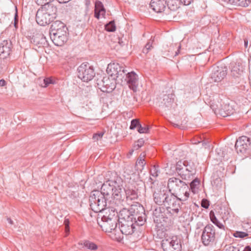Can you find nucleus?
<instances>
[{"instance_id": "obj_1", "label": "nucleus", "mask_w": 251, "mask_h": 251, "mask_svg": "<svg viewBox=\"0 0 251 251\" xmlns=\"http://www.w3.org/2000/svg\"><path fill=\"white\" fill-rule=\"evenodd\" d=\"M106 71L115 80L116 83L121 85L127 84L130 89L136 91L138 78L135 73L133 71L128 72L124 65L117 63L109 64Z\"/></svg>"}, {"instance_id": "obj_2", "label": "nucleus", "mask_w": 251, "mask_h": 251, "mask_svg": "<svg viewBox=\"0 0 251 251\" xmlns=\"http://www.w3.org/2000/svg\"><path fill=\"white\" fill-rule=\"evenodd\" d=\"M58 5L55 3H46L42 5L37 11L36 15V21L38 24L42 26L49 25L52 22L56 16L61 15L63 13L59 12Z\"/></svg>"}, {"instance_id": "obj_3", "label": "nucleus", "mask_w": 251, "mask_h": 251, "mask_svg": "<svg viewBox=\"0 0 251 251\" xmlns=\"http://www.w3.org/2000/svg\"><path fill=\"white\" fill-rule=\"evenodd\" d=\"M108 200L104 197L100 191H93L90 196V206L92 210L96 213L101 212L107 207Z\"/></svg>"}, {"instance_id": "obj_4", "label": "nucleus", "mask_w": 251, "mask_h": 251, "mask_svg": "<svg viewBox=\"0 0 251 251\" xmlns=\"http://www.w3.org/2000/svg\"><path fill=\"white\" fill-rule=\"evenodd\" d=\"M245 62L239 59L235 63L231 64L230 75L232 81L236 84L244 82V74L245 68Z\"/></svg>"}, {"instance_id": "obj_5", "label": "nucleus", "mask_w": 251, "mask_h": 251, "mask_svg": "<svg viewBox=\"0 0 251 251\" xmlns=\"http://www.w3.org/2000/svg\"><path fill=\"white\" fill-rule=\"evenodd\" d=\"M165 201L164 205L166 206L167 210L173 216H176L180 209V206L182 204V201L177 196L171 193H169Z\"/></svg>"}, {"instance_id": "obj_6", "label": "nucleus", "mask_w": 251, "mask_h": 251, "mask_svg": "<svg viewBox=\"0 0 251 251\" xmlns=\"http://www.w3.org/2000/svg\"><path fill=\"white\" fill-rule=\"evenodd\" d=\"M161 247L163 251H181V240L177 236L165 237L161 241Z\"/></svg>"}, {"instance_id": "obj_7", "label": "nucleus", "mask_w": 251, "mask_h": 251, "mask_svg": "<svg viewBox=\"0 0 251 251\" xmlns=\"http://www.w3.org/2000/svg\"><path fill=\"white\" fill-rule=\"evenodd\" d=\"M95 75L93 67L88 63H83L77 68V76L84 82L91 80Z\"/></svg>"}, {"instance_id": "obj_8", "label": "nucleus", "mask_w": 251, "mask_h": 251, "mask_svg": "<svg viewBox=\"0 0 251 251\" xmlns=\"http://www.w3.org/2000/svg\"><path fill=\"white\" fill-rule=\"evenodd\" d=\"M216 233L215 227L211 224L206 225L203 228L201 235L202 244L205 246H211L215 242Z\"/></svg>"}, {"instance_id": "obj_9", "label": "nucleus", "mask_w": 251, "mask_h": 251, "mask_svg": "<svg viewBox=\"0 0 251 251\" xmlns=\"http://www.w3.org/2000/svg\"><path fill=\"white\" fill-rule=\"evenodd\" d=\"M235 148L238 153L244 154L251 148V136H242L237 139Z\"/></svg>"}, {"instance_id": "obj_10", "label": "nucleus", "mask_w": 251, "mask_h": 251, "mask_svg": "<svg viewBox=\"0 0 251 251\" xmlns=\"http://www.w3.org/2000/svg\"><path fill=\"white\" fill-rule=\"evenodd\" d=\"M227 75V68L225 66H214L211 74V78L214 82L221 81Z\"/></svg>"}, {"instance_id": "obj_11", "label": "nucleus", "mask_w": 251, "mask_h": 251, "mask_svg": "<svg viewBox=\"0 0 251 251\" xmlns=\"http://www.w3.org/2000/svg\"><path fill=\"white\" fill-rule=\"evenodd\" d=\"M119 228L123 234H132L134 231L135 225L133 221H124L119 222Z\"/></svg>"}, {"instance_id": "obj_12", "label": "nucleus", "mask_w": 251, "mask_h": 251, "mask_svg": "<svg viewBox=\"0 0 251 251\" xmlns=\"http://www.w3.org/2000/svg\"><path fill=\"white\" fill-rule=\"evenodd\" d=\"M167 0H151L150 6L152 9L156 13L165 12L168 14L167 11L166 1Z\"/></svg>"}, {"instance_id": "obj_13", "label": "nucleus", "mask_w": 251, "mask_h": 251, "mask_svg": "<svg viewBox=\"0 0 251 251\" xmlns=\"http://www.w3.org/2000/svg\"><path fill=\"white\" fill-rule=\"evenodd\" d=\"M98 85L101 86L100 88L103 92H110L115 88V84L111 82L109 77L104 76L100 80L98 79Z\"/></svg>"}, {"instance_id": "obj_14", "label": "nucleus", "mask_w": 251, "mask_h": 251, "mask_svg": "<svg viewBox=\"0 0 251 251\" xmlns=\"http://www.w3.org/2000/svg\"><path fill=\"white\" fill-rule=\"evenodd\" d=\"M12 44L10 41L3 40L0 43V56L7 57L12 52Z\"/></svg>"}, {"instance_id": "obj_15", "label": "nucleus", "mask_w": 251, "mask_h": 251, "mask_svg": "<svg viewBox=\"0 0 251 251\" xmlns=\"http://www.w3.org/2000/svg\"><path fill=\"white\" fill-rule=\"evenodd\" d=\"M185 183V182L176 177H173L170 178L167 184L169 192L173 191L175 193L179 188L182 187Z\"/></svg>"}, {"instance_id": "obj_16", "label": "nucleus", "mask_w": 251, "mask_h": 251, "mask_svg": "<svg viewBox=\"0 0 251 251\" xmlns=\"http://www.w3.org/2000/svg\"><path fill=\"white\" fill-rule=\"evenodd\" d=\"M169 192L165 190H157L153 193V200L159 205H164Z\"/></svg>"}, {"instance_id": "obj_17", "label": "nucleus", "mask_w": 251, "mask_h": 251, "mask_svg": "<svg viewBox=\"0 0 251 251\" xmlns=\"http://www.w3.org/2000/svg\"><path fill=\"white\" fill-rule=\"evenodd\" d=\"M175 194L181 201H186L190 195L189 186L185 182L182 187L179 188L178 190L174 193Z\"/></svg>"}, {"instance_id": "obj_18", "label": "nucleus", "mask_w": 251, "mask_h": 251, "mask_svg": "<svg viewBox=\"0 0 251 251\" xmlns=\"http://www.w3.org/2000/svg\"><path fill=\"white\" fill-rule=\"evenodd\" d=\"M221 106V107L212 108L215 110V113L218 112L219 114L224 117L229 116L234 112V109L229 104H224Z\"/></svg>"}, {"instance_id": "obj_19", "label": "nucleus", "mask_w": 251, "mask_h": 251, "mask_svg": "<svg viewBox=\"0 0 251 251\" xmlns=\"http://www.w3.org/2000/svg\"><path fill=\"white\" fill-rule=\"evenodd\" d=\"M101 219L104 222L103 226L106 232H111L117 227V223L116 219L113 220L105 216H103Z\"/></svg>"}, {"instance_id": "obj_20", "label": "nucleus", "mask_w": 251, "mask_h": 251, "mask_svg": "<svg viewBox=\"0 0 251 251\" xmlns=\"http://www.w3.org/2000/svg\"><path fill=\"white\" fill-rule=\"evenodd\" d=\"M112 188L108 180L102 184L100 192L102 194L104 197L109 200L111 198V196L113 195L112 192L114 190Z\"/></svg>"}, {"instance_id": "obj_21", "label": "nucleus", "mask_w": 251, "mask_h": 251, "mask_svg": "<svg viewBox=\"0 0 251 251\" xmlns=\"http://www.w3.org/2000/svg\"><path fill=\"white\" fill-rule=\"evenodd\" d=\"M128 209L132 217H135L140 213L145 212L143 206L138 202L131 204Z\"/></svg>"}, {"instance_id": "obj_22", "label": "nucleus", "mask_w": 251, "mask_h": 251, "mask_svg": "<svg viewBox=\"0 0 251 251\" xmlns=\"http://www.w3.org/2000/svg\"><path fill=\"white\" fill-rule=\"evenodd\" d=\"M115 176L113 178L108 179L109 183L113 190L117 188H123V181L121 177L117 176L115 174Z\"/></svg>"}, {"instance_id": "obj_23", "label": "nucleus", "mask_w": 251, "mask_h": 251, "mask_svg": "<svg viewBox=\"0 0 251 251\" xmlns=\"http://www.w3.org/2000/svg\"><path fill=\"white\" fill-rule=\"evenodd\" d=\"M185 161L186 160H179L176 163V171L182 179L188 177V175H184Z\"/></svg>"}, {"instance_id": "obj_24", "label": "nucleus", "mask_w": 251, "mask_h": 251, "mask_svg": "<svg viewBox=\"0 0 251 251\" xmlns=\"http://www.w3.org/2000/svg\"><path fill=\"white\" fill-rule=\"evenodd\" d=\"M119 218L120 221H133L134 217H132L128 208H123L120 211Z\"/></svg>"}, {"instance_id": "obj_25", "label": "nucleus", "mask_w": 251, "mask_h": 251, "mask_svg": "<svg viewBox=\"0 0 251 251\" xmlns=\"http://www.w3.org/2000/svg\"><path fill=\"white\" fill-rule=\"evenodd\" d=\"M194 164L193 162H188L186 160L184 168L185 169V172L184 175H188V177L186 178H182L184 180H189L191 176L194 174L195 168Z\"/></svg>"}, {"instance_id": "obj_26", "label": "nucleus", "mask_w": 251, "mask_h": 251, "mask_svg": "<svg viewBox=\"0 0 251 251\" xmlns=\"http://www.w3.org/2000/svg\"><path fill=\"white\" fill-rule=\"evenodd\" d=\"M52 41L55 46L62 47L63 46V33H52L51 37Z\"/></svg>"}, {"instance_id": "obj_27", "label": "nucleus", "mask_w": 251, "mask_h": 251, "mask_svg": "<svg viewBox=\"0 0 251 251\" xmlns=\"http://www.w3.org/2000/svg\"><path fill=\"white\" fill-rule=\"evenodd\" d=\"M78 245L81 248H85L91 251H96L98 249V246L96 244L87 240L79 242Z\"/></svg>"}, {"instance_id": "obj_28", "label": "nucleus", "mask_w": 251, "mask_h": 251, "mask_svg": "<svg viewBox=\"0 0 251 251\" xmlns=\"http://www.w3.org/2000/svg\"><path fill=\"white\" fill-rule=\"evenodd\" d=\"M180 4L178 0H167L166 1V5L167 6V11L169 12V10L171 11H176L178 7Z\"/></svg>"}, {"instance_id": "obj_29", "label": "nucleus", "mask_w": 251, "mask_h": 251, "mask_svg": "<svg viewBox=\"0 0 251 251\" xmlns=\"http://www.w3.org/2000/svg\"><path fill=\"white\" fill-rule=\"evenodd\" d=\"M32 41L34 44L40 46L45 44L46 39L43 34H36L32 38Z\"/></svg>"}, {"instance_id": "obj_30", "label": "nucleus", "mask_w": 251, "mask_h": 251, "mask_svg": "<svg viewBox=\"0 0 251 251\" xmlns=\"http://www.w3.org/2000/svg\"><path fill=\"white\" fill-rule=\"evenodd\" d=\"M146 221L145 211L140 213L138 216L134 217L133 223L139 226H143Z\"/></svg>"}, {"instance_id": "obj_31", "label": "nucleus", "mask_w": 251, "mask_h": 251, "mask_svg": "<svg viewBox=\"0 0 251 251\" xmlns=\"http://www.w3.org/2000/svg\"><path fill=\"white\" fill-rule=\"evenodd\" d=\"M48 0H35V2L38 5H41V6L44 4H46V3H50ZM53 2L54 3H52L53 5H55L56 3L58 5V9L59 10V12L61 13V10L63 9V0H53Z\"/></svg>"}, {"instance_id": "obj_32", "label": "nucleus", "mask_w": 251, "mask_h": 251, "mask_svg": "<svg viewBox=\"0 0 251 251\" xmlns=\"http://www.w3.org/2000/svg\"><path fill=\"white\" fill-rule=\"evenodd\" d=\"M51 29L52 33H63V23L59 20L54 22L51 26Z\"/></svg>"}, {"instance_id": "obj_33", "label": "nucleus", "mask_w": 251, "mask_h": 251, "mask_svg": "<svg viewBox=\"0 0 251 251\" xmlns=\"http://www.w3.org/2000/svg\"><path fill=\"white\" fill-rule=\"evenodd\" d=\"M126 201H132L137 199L138 195L135 190L130 189H125Z\"/></svg>"}, {"instance_id": "obj_34", "label": "nucleus", "mask_w": 251, "mask_h": 251, "mask_svg": "<svg viewBox=\"0 0 251 251\" xmlns=\"http://www.w3.org/2000/svg\"><path fill=\"white\" fill-rule=\"evenodd\" d=\"M174 95L172 94L164 95L162 99L161 103L166 106H169L174 101Z\"/></svg>"}, {"instance_id": "obj_35", "label": "nucleus", "mask_w": 251, "mask_h": 251, "mask_svg": "<svg viewBox=\"0 0 251 251\" xmlns=\"http://www.w3.org/2000/svg\"><path fill=\"white\" fill-rule=\"evenodd\" d=\"M229 1L230 4L242 7L248 6L250 3L249 0H230Z\"/></svg>"}, {"instance_id": "obj_36", "label": "nucleus", "mask_w": 251, "mask_h": 251, "mask_svg": "<svg viewBox=\"0 0 251 251\" xmlns=\"http://www.w3.org/2000/svg\"><path fill=\"white\" fill-rule=\"evenodd\" d=\"M209 216L211 221L216 226H217L220 229H223L224 226L220 223L218 220L216 218L214 212L213 211H211L209 213Z\"/></svg>"}, {"instance_id": "obj_37", "label": "nucleus", "mask_w": 251, "mask_h": 251, "mask_svg": "<svg viewBox=\"0 0 251 251\" xmlns=\"http://www.w3.org/2000/svg\"><path fill=\"white\" fill-rule=\"evenodd\" d=\"M123 188H117L114 189V191H113V195L111 196V198H113L114 199L117 201H121L122 200V190Z\"/></svg>"}, {"instance_id": "obj_38", "label": "nucleus", "mask_w": 251, "mask_h": 251, "mask_svg": "<svg viewBox=\"0 0 251 251\" xmlns=\"http://www.w3.org/2000/svg\"><path fill=\"white\" fill-rule=\"evenodd\" d=\"M123 96L124 102L127 105L131 104L133 98L132 93L131 92H126L125 94H123Z\"/></svg>"}, {"instance_id": "obj_39", "label": "nucleus", "mask_w": 251, "mask_h": 251, "mask_svg": "<svg viewBox=\"0 0 251 251\" xmlns=\"http://www.w3.org/2000/svg\"><path fill=\"white\" fill-rule=\"evenodd\" d=\"M70 232V221L69 219L65 217L64 220V237L69 235Z\"/></svg>"}, {"instance_id": "obj_40", "label": "nucleus", "mask_w": 251, "mask_h": 251, "mask_svg": "<svg viewBox=\"0 0 251 251\" xmlns=\"http://www.w3.org/2000/svg\"><path fill=\"white\" fill-rule=\"evenodd\" d=\"M165 211V209L162 207H158L153 211V215L156 218H159L163 217V212Z\"/></svg>"}, {"instance_id": "obj_41", "label": "nucleus", "mask_w": 251, "mask_h": 251, "mask_svg": "<svg viewBox=\"0 0 251 251\" xmlns=\"http://www.w3.org/2000/svg\"><path fill=\"white\" fill-rule=\"evenodd\" d=\"M200 184V180L198 178L194 179L190 183V190L191 189L193 193H195L196 189L197 186Z\"/></svg>"}, {"instance_id": "obj_42", "label": "nucleus", "mask_w": 251, "mask_h": 251, "mask_svg": "<svg viewBox=\"0 0 251 251\" xmlns=\"http://www.w3.org/2000/svg\"><path fill=\"white\" fill-rule=\"evenodd\" d=\"M105 29L109 32H113L116 30V26L114 21H110L105 25Z\"/></svg>"}, {"instance_id": "obj_43", "label": "nucleus", "mask_w": 251, "mask_h": 251, "mask_svg": "<svg viewBox=\"0 0 251 251\" xmlns=\"http://www.w3.org/2000/svg\"><path fill=\"white\" fill-rule=\"evenodd\" d=\"M160 173L159 166L158 165H154L150 170V174L152 176L157 177Z\"/></svg>"}, {"instance_id": "obj_44", "label": "nucleus", "mask_w": 251, "mask_h": 251, "mask_svg": "<svg viewBox=\"0 0 251 251\" xmlns=\"http://www.w3.org/2000/svg\"><path fill=\"white\" fill-rule=\"evenodd\" d=\"M248 233L246 232L236 231L233 233V235L236 238H243L248 236Z\"/></svg>"}, {"instance_id": "obj_45", "label": "nucleus", "mask_w": 251, "mask_h": 251, "mask_svg": "<svg viewBox=\"0 0 251 251\" xmlns=\"http://www.w3.org/2000/svg\"><path fill=\"white\" fill-rule=\"evenodd\" d=\"M140 123L137 119H133L131 121V124L129 127L130 129H134L136 127H139Z\"/></svg>"}, {"instance_id": "obj_46", "label": "nucleus", "mask_w": 251, "mask_h": 251, "mask_svg": "<svg viewBox=\"0 0 251 251\" xmlns=\"http://www.w3.org/2000/svg\"><path fill=\"white\" fill-rule=\"evenodd\" d=\"M153 41V39H151L146 45L145 47L143 50V52L144 53H147L149 50L152 48V43Z\"/></svg>"}, {"instance_id": "obj_47", "label": "nucleus", "mask_w": 251, "mask_h": 251, "mask_svg": "<svg viewBox=\"0 0 251 251\" xmlns=\"http://www.w3.org/2000/svg\"><path fill=\"white\" fill-rule=\"evenodd\" d=\"M149 130V127L148 126L145 125L144 126H142L141 124H140L138 128V131L140 133H148Z\"/></svg>"}, {"instance_id": "obj_48", "label": "nucleus", "mask_w": 251, "mask_h": 251, "mask_svg": "<svg viewBox=\"0 0 251 251\" xmlns=\"http://www.w3.org/2000/svg\"><path fill=\"white\" fill-rule=\"evenodd\" d=\"M95 10H97V11H100L103 12V13H105V10L103 6L102 3L100 1H97L96 2Z\"/></svg>"}, {"instance_id": "obj_49", "label": "nucleus", "mask_w": 251, "mask_h": 251, "mask_svg": "<svg viewBox=\"0 0 251 251\" xmlns=\"http://www.w3.org/2000/svg\"><path fill=\"white\" fill-rule=\"evenodd\" d=\"M73 190H67V193L71 198H76L78 196V193L75 190V188H72Z\"/></svg>"}, {"instance_id": "obj_50", "label": "nucleus", "mask_w": 251, "mask_h": 251, "mask_svg": "<svg viewBox=\"0 0 251 251\" xmlns=\"http://www.w3.org/2000/svg\"><path fill=\"white\" fill-rule=\"evenodd\" d=\"M146 165V162L145 160L141 159H137V161L136 163V165L137 166L141 167V170L144 169V168Z\"/></svg>"}, {"instance_id": "obj_51", "label": "nucleus", "mask_w": 251, "mask_h": 251, "mask_svg": "<svg viewBox=\"0 0 251 251\" xmlns=\"http://www.w3.org/2000/svg\"><path fill=\"white\" fill-rule=\"evenodd\" d=\"M103 134H104V132H103L96 133L93 135V139L95 141H98L102 137Z\"/></svg>"}, {"instance_id": "obj_52", "label": "nucleus", "mask_w": 251, "mask_h": 251, "mask_svg": "<svg viewBox=\"0 0 251 251\" xmlns=\"http://www.w3.org/2000/svg\"><path fill=\"white\" fill-rule=\"evenodd\" d=\"M144 141L142 139H139L137 142V144H135L134 146V148L135 150H138L140 148H141L144 144Z\"/></svg>"}, {"instance_id": "obj_53", "label": "nucleus", "mask_w": 251, "mask_h": 251, "mask_svg": "<svg viewBox=\"0 0 251 251\" xmlns=\"http://www.w3.org/2000/svg\"><path fill=\"white\" fill-rule=\"evenodd\" d=\"M201 205L203 208L207 209L209 206V201L207 199H202L201 201Z\"/></svg>"}, {"instance_id": "obj_54", "label": "nucleus", "mask_w": 251, "mask_h": 251, "mask_svg": "<svg viewBox=\"0 0 251 251\" xmlns=\"http://www.w3.org/2000/svg\"><path fill=\"white\" fill-rule=\"evenodd\" d=\"M53 83H54V82L50 78L47 77L44 79V87H47L50 84Z\"/></svg>"}, {"instance_id": "obj_55", "label": "nucleus", "mask_w": 251, "mask_h": 251, "mask_svg": "<svg viewBox=\"0 0 251 251\" xmlns=\"http://www.w3.org/2000/svg\"><path fill=\"white\" fill-rule=\"evenodd\" d=\"M18 22H19V17H18L17 12L16 11L15 13L14 20V23H13L15 27L16 28L18 27Z\"/></svg>"}, {"instance_id": "obj_56", "label": "nucleus", "mask_w": 251, "mask_h": 251, "mask_svg": "<svg viewBox=\"0 0 251 251\" xmlns=\"http://www.w3.org/2000/svg\"><path fill=\"white\" fill-rule=\"evenodd\" d=\"M226 251H239V250L238 248L229 245L226 246Z\"/></svg>"}, {"instance_id": "obj_57", "label": "nucleus", "mask_w": 251, "mask_h": 251, "mask_svg": "<svg viewBox=\"0 0 251 251\" xmlns=\"http://www.w3.org/2000/svg\"><path fill=\"white\" fill-rule=\"evenodd\" d=\"M193 2V0H179L180 3H182L184 5H189Z\"/></svg>"}, {"instance_id": "obj_58", "label": "nucleus", "mask_w": 251, "mask_h": 251, "mask_svg": "<svg viewBox=\"0 0 251 251\" xmlns=\"http://www.w3.org/2000/svg\"><path fill=\"white\" fill-rule=\"evenodd\" d=\"M100 13H101V14H103V12H101V11H97V10H95V17L97 18V19H99L100 18Z\"/></svg>"}, {"instance_id": "obj_59", "label": "nucleus", "mask_w": 251, "mask_h": 251, "mask_svg": "<svg viewBox=\"0 0 251 251\" xmlns=\"http://www.w3.org/2000/svg\"><path fill=\"white\" fill-rule=\"evenodd\" d=\"M7 85V82L3 79L0 80V87H4Z\"/></svg>"}, {"instance_id": "obj_60", "label": "nucleus", "mask_w": 251, "mask_h": 251, "mask_svg": "<svg viewBox=\"0 0 251 251\" xmlns=\"http://www.w3.org/2000/svg\"><path fill=\"white\" fill-rule=\"evenodd\" d=\"M146 156V154L145 152H142L140 154L139 157L138 159L145 160V157Z\"/></svg>"}, {"instance_id": "obj_61", "label": "nucleus", "mask_w": 251, "mask_h": 251, "mask_svg": "<svg viewBox=\"0 0 251 251\" xmlns=\"http://www.w3.org/2000/svg\"><path fill=\"white\" fill-rule=\"evenodd\" d=\"M118 40V43L120 45V46H123L125 45V43L122 40V39L119 38Z\"/></svg>"}, {"instance_id": "obj_62", "label": "nucleus", "mask_w": 251, "mask_h": 251, "mask_svg": "<svg viewBox=\"0 0 251 251\" xmlns=\"http://www.w3.org/2000/svg\"><path fill=\"white\" fill-rule=\"evenodd\" d=\"M243 251H251V248L248 246L244 248Z\"/></svg>"}, {"instance_id": "obj_63", "label": "nucleus", "mask_w": 251, "mask_h": 251, "mask_svg": "<svg viewBox=\"0 0 251 251\" xmlns=\"http://www.w3.org/2000/svg\"><path fill=\"white\" fill-rule=\"evenodd\" d=\"M248 41L247 39H245L244 40V46H245V48H247L248 47Z\"/></svg>"}, {"instance_id": "obj_64", "label": "nucleus", "mask_w": 251, "mask_h": 251, "mask_svg": "<svg viewBox=\"0 0 251 251\" xmlns=\"http://www.w3.org/2000/svg\"><path fill=\"white\" fill-rule=\"evenodd\" d=\"M7 220L10 224H13V221L10 218H7Z\"/></svg>"}]
</instances>
